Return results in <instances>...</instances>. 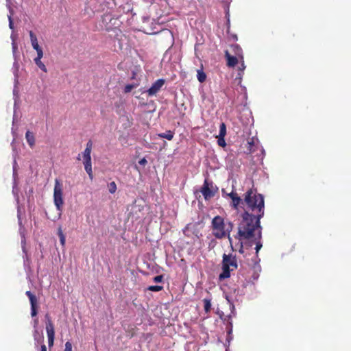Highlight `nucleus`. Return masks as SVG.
<instances>
[{
    "label": "nucleus",
    "mask_w": 351,
    "mask_h": 351,
    "mask_svg": "<svg viewBox=\"0 0 351 351\" xmlns=\"http://www.w3.org/2000/svg\"><path fill=\"white\" fill-rule=\"evenodd\" d=\"M29 37L32 47L36 51L42 49L38 44L36 36L32 31H29Z\"/></svg>",
    "instance_id": "nucleus-13"
},
{
    "label": "nucleus",
    "mask_w": 351,
    "mask_h": 351,
    "mask_svg": "<svg viewBox=\"0 0 351 351\" xmlns=\"http://www.w3.org/2000/svg\"><path fill=\"white\" fill-rule=\"evenodd\" d=\"M26 295L28 296L31 304V315L32 317H35L37 315L36 298L29 291H26Z\"/></svg>",
    "instance_id": "nucleus-7"
},
{
    "label": "nucleus",
    "mask_w": 351,
    "mask_h": 351,
    "mask_svg": "<svg viewBox=\"0 0 351 351\" xmlns=\"http://www.w3.org/2000/svg\"><path fill=\"white\" fill-rule=\"evenodd\" d=\"M147 163V160L143 158L138 161V164L142 166H145Z\"/></svg>",
    "instance_id": "nucleus-39"
},
{
    "label": "nucleus",
    "mask_w": 351,
    "mask_h": 351,
    "mask_svg": "<svg viewBox=\"0 0 351 351\" xmlns=\"http://www.w3.org/2000/svg\"><path fill=\"white\" fill-rule=\"evenodd\" d=\"M231 48L232 49V51L235 53V55L239 58V60H243V51H242V49L239 47V45H238L237 44L232 45L231 46Z\"/></svg>",
    "instance_id": "nucleus-15"
},
{
    "label": "nucleus",
    "mask_w": 351,
    "mask_h": 351,
    "mask_svg": "<svg viewBox=\"0 0 351 351\" xmlns=\"http://www.w3.org/2000/svg\"><path fill=\"white\" fill-rule=\"evenodd\" d=\"M217 138V143L220 147H224L226 145L224 137L216 136Z\"/></svg>",
    "instance_id": "nucleus-27"
},
{
    "label": "nucleus",
    "mask_w": 351,
    "mask_h": 351,
    "mask_svg": "<svg viewBox=\"0 0 351 351\" xmlns=\"http://www.w3.org/2000/svg\"><path fill=\"white\" fill-rule=\"evenodd\" d=\"M108 191L112 194H113V193H114L116 192V191H117V184H115L114 182H111L108 184Z\"/></svg>",
    "instance_id": "nucleus-25"
},
{
    "label": "nucleus",
    "mask_w": 351,
    "mask_h": 351,
    "mask_svg": "<svg viewBox=\"0 0 351 351\" xmlns=\"http://www.w3.org/2000/svg\"><path fill=\"white\" fill-rule=\"evenodd\" d=\"M162 286H160V285H152V286H149L147 289L149 291H155V292H157V291H160L162 289Z\"/></svg>",
    "instance_id": "nucleus-26"
},
{
    "label": "nucleus",
    "mask_w": 351,
    "mask_h": 351,
    "mask_svg": "<svg viewBox=\"0 0 351 351\" xmlns=\"http://www.w3.org/2000/svg\"><path fill=\"white\" fill-rule=\"evenodd\" d=\"M165 83V80L158 79L152 84L151 87L146 91L149 96L156 95L162 88Z\"/></svg>",
    "instance_id": "nucleus-6"
},
{
    "label": "nucleus",
    "mask_w": 351,
    "mask_h": 351,
    "mask_svg": "<svg viewBox=\"0 0 351 351\" xmlns=\"http://www.w3.org/2000/svg\"><path fill=\"white\" fill-rule=\"evenodd\" d=\"M255 140L252 138L250 141H248L249 145V150L250 152H254V149H252V147L254 145Z\"/></svg>",
    "instance_id": "nucleus-32"
},
{
    "label": "nucleus",
    "mask_w": 351,
    "mask_h": 351,
    "mask_svg": "<svg viewBox=\"0 0 351 351\" xmlns=\"http://www.w3.org/2000/svg\"><path fill=\"white\" fill-rule=\"evenodd\" d=\"M197 78L198 81L201 83L204 82L206 79V75L202 69H198L197 71Z\"/></svg>",
    "instance_id": "nucleus-19"
},
{
    "label": "nucleus",
    "mask_w": 351,
    "mask_h": 351,
    "mask_svg": "<svg viewBox=\"0 0 351 351\" xmlns=\"http://www.w3.org/2000/svg\"><path fill=\"white\" fill-rule=\"evenodd\" d=\"M25 138L27 140L28 145L31 147H33L35 145V137L34 134L30 131H27L25 134Z\"/></svg>",
    "instance_id": "nucleus-16"
},
{
    "label": "nucleus",
    "mask_w": 351,
    "mask_h": 351,
    "mask_svg": "<svg viewBox=\"0 0 351 351\" xmlns=\"http://www.w3.org/2000/svg\"><path fill=\"white\" fill-rule=\"evenodd\" d=\"M92 146H93L92 142L90 141H89L86 144V147L84 152L82 153L84 161L91 160L90 154H91V150H92Z\"/></svg>",
    "instance_id": "nucleus-11"
},
{
    "label": "nucleus",
    "mask_w": 351,
    "mask_h": 351,
    "mask_svg": "<svg viewBox=\"0 0 351 351\" xmlns=\"http://www.w3.org/2000/svg\"><path fill=\"white\" fill-rule=\"evenodd\" d=\"M36 335H38V330L36 328L34 329V339H36Z\"/></svg>",
    "instance_id": "nucleus-44"
},
{
    "label": "nucleus",
    "mask_w": 351,
    "mask_h": 351,
    "mask_svg": "<svg viewBox=\"0 0 351 351\" xmlns=\"http://www.w3.org/2000/svg\"><path fill=\"white\" fill-rule=\"evenodd\" d=\"M10 38L12 39V42H16V36L13 32L12 33Z\"/></svg>",
    "instance_id": "nucleus-41"
},
{
    "label": "nucleus",
    "mask_w": 351,
    "mask_h": 351,
    "mask_svg": "<svg viewBox=\"0 0 351 351\" xmlns=\"http://www.w3.org/2000/svg\"><path fill=\"white\" fill-rule=\"evenodd\" d=\"M58 235L60 239V244L64 247L65 246V243H66V237L63 233L61 226H59L58 228Z\"/></svg>",
    "instance_id": "nucleus-18"
},
{
    "label": "nucleus",
    "mask_w": 351,
    "mask_h": 351,
    "mask_svg": "<svg viewBox=\"0 0 351 351\" xmlns=\"http://www.w3.org/2000/svg\"><path fill=\"white\" fill-rule=\"evenodd\" d=\"M240 61H241V65H240L239 69V71L241 72H243L245 70V65L244 64V60H240Z\"/></svg>",
    "instance_id": "nucleus-37"
},
{
    "label": "nucleus",
    "mask_w": 351,
    "mask_h": 351,
    "mask_svg": "<svg viewBox=\"0 0 351 351\" xmlns=\"http://www.w3.org/2000/svg\"><path fill=\"white\" fill-rule=\"evenodd\" d=\"M80 156H81L80 154H79L77 156V160H80Z\"/></svg>",
    "instance_id": "nucleus-48"
},
{
    "label": "nucleus",
    "mask_w": 351,
    "mask_h": 351,
    "mask_svg": "<svg viewBox=\"0 0 351 351\" xmlns=\"http://www.w3.org/2000/svg\"><path fill=\"white\" fill-rule=\"evenodd\" d=\"M204 308L206 313L210 312L211 309V300L210 298H204L203 300Z\"/></svg>",
    "instance_id": "nucleus-20"
},
{
    "label": "nucleus",
    "mask_w": 351,
    "mask_h": 351,
    "mask_svg": "<svg viewBox=\"0 0 351 351\" xmlns=\"http://www.w3.org/2000/svg\"><path fill=\"white\" fill-rule=\"evenodd\" d=\"M158 136L160 138H166L167 140H171L173 137V133L171 131H167L165 133L158 134Z\"/></svg>",
    "instance_id": "nucleus-22"
},
{
    "label": "nucleus",
    "mask_w": 351,
    "mask_h": 351,
    "mask_svg": "<svg viewBox=\"0 0 351 351\" xmlns=\"http://www.w3.org/2000/svg\"><path fill=\"white\" fill-rule=\"evenodd\" d=\"M226 195L231 198L232 206L236 209L238 208L240 204L243 203L241 197L237 195V193L234 191H232L230 193H227Z\"/></svg>",
    "instance_id": "nucleus-9"
},
{
    "label": "nucleus",
    "mask_w": 351,
    "mask_h": 351,
    "mask_svg": "<svg viewBox=\"0 0 351 351\" xmlns=\"http://www.w3.org/2000/svg\"><path fill=\"white\" fill-rule=\"evenodd\" d=\"M48 343L49 346H52L54 341V336H48Z\"/></svg>",
    "instance_id": "nucleus-36"
},
{
    "label": "nucleus",
    "mask_w": 351,
    "mask_h": 351,
    "mask_svg": "<svg viewBox=\"0 0 351 351\" xmlns=\"http://www.w3.org/2000/svg\"><path fill=\"white\" fill-rule=\"evenodd\" d=\"M13 94H14V97H16V94H17V90H16V86L14 87V88L13 90Z\"/></svg>",
    "instance_id": "nucleus-43"
},
{
    "label": "nucleus",
    "mask_w": 351,
    "mask_h": 351,
    "mask_svg": "<svg viewBox=\"0 0 351 351\" xmlns=\"http://www.w3.org/2000/svg\"><path fill=\"white\" fill-rule=\"evenodd\" d=\"M7 1V7L9 10L10 14L8 15V21H9V27L11 29H14V24L12 19V16L13 14V11L11 8V0H6Z\"/></svg>",
    "instance_id": "nucleus-14"
},
{
    "label": "nucleus",
    "mask_w": 351,
    "mask_h": 351,
    "mask_svg": "<svg viewBox=\"0 0 351 351\" xmlns=\"http://www.w3.org/2000/svg\"><path fill=\"white\" fill-rule=\"evenodd\" d=\"M231 332H232V329H230L228 332L230 333Z\"/></svg>",
    "instance_id": "nucleus-51"
},
{
    "label": "nucleus",
    "mask_w": 351,
    "mask_h": 351,
    "mask_svg": "<svg viewBox=\"0 0 351 351\" xmlns=\"http://www.w3.org/2000/svg\"><path fill=\"white\" fill-rule=\"evenodd\" d=\"M183 232L186 236H189V226L183 230Z\"/></svg>",
    "instance_id": "nucleus-40"
},
{
    "label": "nucleus",
    "mask_w": 351,
    "mask_h": 351,
    "mask_svg": "<svg viewBox=\"0 0 351 351\" xmlns=\"http://www.w3.org/2000/svg\"><path fill=\"white\" fill-rule=\"evenodd\" d=\"M238 267L235 256L232 254L223 255L222 272L219 274V278L223 280L230 276V271L235 270Z\"/></svg>",
    "instance_id": "nucleus-3"
},
{
    "label": "nucleus",
    "mask_w": 351,
    "mask_h": 351,
    "mask_svg": "<svg viewBox=\"0 0 351 351\" xmlns=\"http://www.w3.org/2000/svg\"><path fill=\"white\" fill-rule=\"evenodd\" d=\"M84 165L85 171L89 176L90 178L92 180L93 178V171H92L91 160L84 161Z\"/></svg>",
    "instance_id": "nucleus-17"
},
{
    "label": "nucleus",
    "mask_w": 351,
    "mask_h": 351,
    "mask_svg": "<svg viewBox=\"0 0 351 351\" xmlns=\"http://www.w3.org/2000/svg\"><path fill=\"white\" fill-rule=\"evenodd\" d=\"M137 86H138L137 84H127L124 87V93H128L131 92V90L132 89H134V88L137 87Z\"/></svg>",
    "instance_id": "nucleus-24"
},
{
    "label": "nucleus",
    "mask_w": 351,
    "mask_h": 351,
    "mask_svg": "<svg viewBox=\"0 0 351 351\" xmlns=\"http://www.w3.org/2000/svg\"><path fill=\"white\" fill-rule=\"evenodd\" d=\"M65 348H64V351H73L72 348H73V346H72V343L70 342V341H66L65 343Z\"/></svg>",
    "instance_id": "nucleus-30"
},
{
    "label": "nucleus",
    "mask_w": 351,
    "mask_h": 351,
    "mask_svg": "<svg viewBox=\"0 0 351 351\" xmlns=\"http://www.w3.org/2000/svg\"><path fill=\"white\" fill-rule=\"evenodd\" d=\"M201 193H202L204 199L207 200L215 195V189L212 183H209L207 180H205L201 189Z\"/></svg>",
    "instance_id": "nucleus-5"
},
{
    "label": "nucleus",
    "mask_w": 351,
    "mask_h": 351,
    "mask_svg": "<svg viewBox=\"0 0 351 351\" xmlns=\"http://www.w3.org/2000/svg\"><path fill=\"white\" fill-rule=\"evenodd\" d=\"M38 324V318H36L34 320V328H36Z\"/></svg>",
    "instance_id": "nucleus-42"
},
{
    "label": "nucleus",
    "mask_w": 351,
    "mask_h": 351,
    "mask_svg": "<svg viewBox=\"0 0 351 351\" xmlns=\"http://www.w3.org/2000/svg\"><path fill=\"white\" fill-rule=\"evenodd\" d=\"M14 140H15V138H14V139H13V141H12V145H13L14 142Z\"/></svg>",
    "instance_id": "nucleus-49"
},
{
    "label": "nucleus",
    "mask_w": 351,
    "mask_h": 351,
    "mask_svg": "<svg viewBox=\"0 0 351 351\" xmlns=\"http://www.w3.org/2000/svg\"><path fill=\"white\" fill-rule=\"evenodd\" d=\"M34 63L36 64V65L41 70L43 71V72L45 73H47V69L46 67V66L45 65V64L42 62L41 60H34Z\"/></svg>",
    "instance_id": "nucleus-21"
},
{
    "label": "nucleus",
    "mask_w": 351,
    "mask_h": 351,
    "mask_svg": "<svg viewBox=\"0 0 351 351\" xmlns=\"http://www.w3.org/2000/svg\"><path fill=\"white\" fill-rule=\"evenodd\" d=\"M12 47L13 55H14V56H15V53L17 50V44L15 41L12 42Z\"/></svg>",
    "instance_id": "nucleus-33"
},
{
    "label": "nucleus",
    "mask_w": 351,
    "mask_h": 351,
    "mask_svg": "<svg viewBox=\"0 0 351 351\" xmlns=\"http://www.w3.org/2000/svg\"><path fill=\"white\" fill-rule=\"evenodd\" d=\"M226 134V126L225 123H221L219 127V132L217 136L225 137Z\"/></svg>",
    "instance_id": "nucleus-23"
},
{
    "label": "nucleus",
    "mask_w": 351,
    "mask_h": 351,
    "mask_svg": "<svg viewBox=\"0 0 351 351\" xmlns=\"http://www.w3.org/2000/svg\"><path fill=\"white\" fill-rule=\"evenodd\" d=\"M17 213H18V219H19V223L20 225V226H21V208L19 206H18V210H17Z\"/></svg>",
    "instance_id": "nucleus-38"
},
{
    "label": "nucleus",
    "mask_w": 351,
    "mask_h": 351,
    "mask_svg": "<svg viewBox=\"0 0 351 351\" xmlns=\"http://www.w3.org/2000/svg\"><path fill=\"white\" fill-rule=\"evenodd\" d=\"M15 121H16L15 114H14V117H13V125H14Z\"/></svg>",
    "instance_id": "nucleus-47"
},
{
    "label": "nucleus",
    "mask_w": 351,
    "mask_h": 351,
    "mask_svg": "<svg viewBox=\"0 0 351 351\" xmlns=\"http://www.w3.org/2000/svg\"><path fill=\"white\" fill-rule=\"evenodd\" d=\"M261 239H256V240H254L256 241V247H255V250H256V252L258 253L259 252V250L261 249L263 245H262V243L260 241Z\"/></svg>",
    "instance_id": "nucleus-28"
},
{
    "label": "nucleus",
    "mask_w": 351,
    "mask_h": 351,
    "mask_svg": "<svg viewBox=\"0 0 351 351\" xmlns=\"http://www.w3.org/2000/svg\"><path fill=\"white\" fill-rule=\"evenodd\" d=\"M162 280V276L161 275H159V276H156L154 278V282H160Z\"/></svg>",
    "instance_id": "nucleus-35"
},
{
    "label": "nucleus",
    "mask_w": 351,
    "mask_h": 351,
    "mask_svg": "<svg viewBox=\"0 0 351 351\" xmlns=\"http://www.w3.org/2000/svg\"><path fill=\"white\" fill-rule=\"evenodd\" d=\"M41 351H47V347L45 346V345H43L41 346Z\"/></svg>",
    "instance_id": "nucleus-45"
},
{
    "label": "nucleus",
    "mask_w": 351,
    "mask_h": 351,
    "mask_svg": "<svg viewBox=\"0 0 351 351\" xmlns=\"http://www.w3.org/2000/svg\"><path fill=\"white\" fill-rule=\"evenodd\" d=\"M36 53H37V56L34 59V60H42V58H43V49H40L38 51H36Z\"/></svg>",
    "instance_id": "nucleus-29"
},
{
    "label": "nucleus",
    "mask_w": 351,
    "mask_h": 351,
    "mask_svg": "<svg viewBox=\"0 0 351 351\" xmlns=\"http://www.w3.org/2000/svg\"><path fill=\"white\" fill-rule=\"evenodd\" d=\"M246 241H239V243L240 245V249H239V252L240 253H243V244Z\"/></svg>",
    "instance_id": "nucleus-34"
},
{
    "label": "nucleus",
    "mask_w": 351,
    "mask_h": 351,
    "mask_svg": "<svg viewBox=\"0 0 351 351\" xmlns=\"http://www.w3.org/2000/svg\"><path fill=\"white\" fill-rule=\"evenodd\" d=\"M53 202L57 210L60 212L62 210L64 204L63 201V188L62 184L58 179L55 180L53 189Z\"/></svg>",
    "instance_id": "nucleus-4"
},
{
    "label": "nucleus",
    "mask_w": 351,
    "mask_h": 351,
    "mask_svg": "<svg viewBox=\"0 0 351 351\" xmlns=\"http://www.w3.org/2000/svg\"><path fill=\"white\" fill-rule=\"evenodd\" d=\"M12 134H13L14 136H15L16 135V131H15L14 127H12Z\"/></svg>",
    "instance_id": "nucleus-46"
},
{
    "label": "nucleus",
    "mask_w": 351,
    "mask_h": 351,
    "mask_svg": "<svg viewBox=\"0 0 351 351\" xmlns=\"http://www.w3.org/2000/svg\"><path fill=\"white\" fill-rule=\"evenodd\" d=\"M231 305H232V309H234V306L232 304H231Z\"/></svg>",
    "instance_id": "nucleus-50"
},
{
    "label": "nucleus",
    "mask_w": 351,
    "mask_h": 351,
    "mask_svg": "<svg viewBox=\"0 0 351 351\" xmlns=\"http://www.w3.org/2000/svg\"><path fill=\"white\" fill-rule=\"evenodd\" d=\"M211 226L213 236L219 239L228 237L232 247V238L230 234L233 228L232 223L228 221H226L221 216H216L212 220Z\"/></svg>",
    "instance_id": "nucleus-2"
},
{
    "label": "nucleus",
    "mask_w": 351,
    "mask_h": 351,
    "mask_svg": "<svg viewBox=\"0 0 351 351\" xmlns=\"http://www.w3.org/2000/svg\"><path fill=\"white\" fill-rule=\"evenodd\" d=\"M244 202L247 211L242 215V220L238 227L236 239L239 241H252L261 239V226L260 220L264 215V198L261 194H256L252 190L245 194Z\"/></svg>",
    "instance_id": "nucleus-1"
},
{
    "label": "nucleus",
    "mask_w": 351,
    "mask_h": 351,
    "mask_svg": "<svg viewBox=\"0 0 351 351\" xmlns=\"http://www.w3.org/2000/svg\"><path fill=\"white\" fill-rule=\"evenodd\" d=\"M45 319L47 320L46 323V330L47 337L48 336H55L54 327L50 319V317L48 314L45 315Z\"/></svg>",
    "instance_id": "nucleus-10"
},
{
    "label": "nucleus",
    "mask_w": 351,
    "mask_h": 351,
    "mask_svg": "<svg viewBox=\"0 0 351 351\" xmlns=\"http://www.w3.org/2000/svg\"><path fill=\"white\" fill-rule=\"evenodd\" d=\"M21 237H22L21 243H22L23 252V253L26 256L27 254H26V251H25V237H24V234H23V233L21 231Z\"/></svg>",
    "instance_id": "nucleus-31"
},
{
    "label": "nucleus",
    "mask_w": 351,
    "mask_h": 351,
    "mask_svg": "<svg viewBox=\"0 0 351 351\" xmlns=\"http://www.w3.org/2000/svg\"><path fill=\"white\" fill-rule=\"evenodd\" d=\"M225 56L228 61L227 64L228 66L233 67L238 63L239 58L238 57L231 56L228 51H226Z\"/></svg>",
    "instance_id": "nucleus-12"
},
{
    "label": "nucleus",
    "mask_w": 351,
    "mask_h": 351,
    "mask_svg": "<svg viewBox=\"0 0 351 351\" xmlns=\"http://www.w3.org/2000/svg\"><path fill=\"white\" fill-rule=\"evenodd\" d=\"M13 179H14V184H13V189H12V193L15 197L16 201L17 204H19V197L18 195V189L16 187V162L14 160V164H13Z\"/></svg>",
    "instance_id": "nucleus-8"
}]
</instances>
